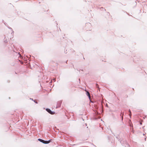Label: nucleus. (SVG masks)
Listing matches in <instances>:
<instances>
[{"label": "nucleus", "mask_w": 147, "mask_h": 147, "mask_svg": "<svg viewBox=\"0 0 147 147\" xmlns=\"http://www.w3.org/2000/svg\"><path fill=\"white\" fill-rule=\"evenodd\" d=\"M38 140L40 141V142H42L43 143L45 144H47L49 143L50 142V140L48 141H45L41 139H38Z\"/></svg>", "instance_id": "f257e3e1"}, {"label": "nucleus", "mask_w": 147, "mask_h": 147, "mask_svg": "<svg viewBox=\"0 0 147 147\" xmlns=\"http://www.w3.org/2000/svg\"><path fill=\"white\" fill-rule=\"evenodd\" d=\"M46 110L48 112L51 114H54V113L52 112L51 110L49 109H47Z\"/></svg>", "instance_id": "f03ea898"}, {"label": "nucleus", "mask_w": 147, "mask_h": 147, "mask_svg": "<svg viewBox=\"0 0 147 147\" xmlns=\"http://www.w3.org/2000/svg\"><path fill=\"white\" fill-rule=\"evenodd\" d=\"M87 95L89 96V98H90V94L89 92L88 91L87 92Z\"/></svg>", "instance_id": "7ed1b4c3"}, {"label": "nucleus", "mask_w": 147, "mask_h": 147, "mask_svg": "<svg viewBox=\"0 0 147 147\" xmlns=\"http://www.w3.org/2000/svg\"><path fill=\"white\" fill-rule=\"evenodd\" d=\"M96 87L98 88V90L99 91H100V88H99L98 85L97 84H96Z\"/></svg>", "instance_id": "20e7f679"}, {"label": "nucleus", "mask_w": 147, "mask_h": 147, "mask_svg": "<svg viewBox=\"0 0 147 147\" xmlns=\"http://www.w3.org/2000/svg\"><path fill=\"white\" fill-rule=\"evenodd\" d=\"M34 101L35 103H37V100H35Z\"/></svg>", "instance_id": "39448f33"}, {"label": "nucleus", "mask_w": 147, "mask_h": 147, "mask_svg": "<svg viewBox=\"0 0 147 147\" xmlns=\"http://www.w3.org/2000/svg\"><path fill=\"white\" fill-rule=\"evenodd\" d=\"M9 28L10 29L12 30V28L11 27H9Z\"/></svg>", "instance_id": "423d86ee"}, {"label": "nucleus", "mask_w": 147, "mask_h": 147, "mask_svg": "<svg viewBox=\"0 0 147 147\" xmlns=\"http://www.w3.org/2000/svg\"><path fill=\"white\" fill-rule=\"evenodd\" d=\"M30 99L32 100H33V99L32 98H30Z\"/></svg>", "instance_id": "0eeeda50"}, {"label": "nucleus", "mask_w": 147, "mask_h": 147, "mask_svg": "<svg viewBox=\"0 0 147 147\" xmlns=\"http://www.w3.org/2000/svg\"><path fill=\"white\" fill-rule=\"evenodd\" d=\"M129 111L130 113H131V111L130 110H129Z\"/></svg>", "instance_id": "6e6552de"}, {"label": "nucleus", "mask_w": 147, "mask_h": 147, "mask_svg": "<svg viewBox=\"0 0 147 147\" xmlns=\"http://www.w3.org/2000/svg\"><path fill=\"white\" fill-rule=\"evenodd\" d=\"M131 115V113H130V114H129V115H130V116Z\"/></svg>", "instance_id": "1a4fd4ad"}, {"label": "nucleus", "mask_w": 147, "mask_h": 147, "mask_svg": "<svg viewBox=\"0 0 147 147\" xmlns=\"http://www.w3.org/2000/svg\"><path fill=\"white\" fill-rule=\"evenodd\" d=\"M18 55H20V54L19 53H18Z\"/></svg>", "instance_id": "9d476101"}, {"label": "nucleus", "mask_w": 147, "mask_h": 147, "mask_svg": "<svg viewBox=\"0 0 147 147\" xmlns=\"http://www.w3.org/2000/svg\"><path fill=\"white\" fill-rule=\"evenodd\" d=\"M53 80L54 81H55V79H54Z\"/></svg>", "instance_id": "9b49d317"}, {"label": "nucleus", "mask_w": 147, "mask_h": 147, "mask_svg": "<svg viewBox=\"0 0 147 147\" xmlns=\"http://www.w3.org/2000/svg\"><path fill=\"white\" fill-rule=\"evenodd\" d=\"M132 129H133V130H132V131H133V133H134V131H133V128H132Z\"/></svg>", "instance_id": "f8f14e48"}, {"label": "nucleus", "mask_w": 147, "mask_h": 147, "mask_svg": "<svg viewBox=\"0 0 147 147\" xmlns=\"http://www.w3.org/2000/svg\"><path fill=\"white\" fill-rule=\"evenodd\" d=\"M140 125H141L142 124V123H140Z\"/></svg>", "instance_id": "ddd939ff"}, {"label": "nucleus", "mask_w": 147, "mask_h": 147, "mask_svg": "<svg viewBox=\"0 0 147 147\" xmlns=\"http://www.w3.org/2000/svg\"><path fill=\"white\" fill-rule=\"evenodd\" d=\"M12 32L13 33L14 32V31L12 30Z\"/></svg>", "instance_id": "4468645a"}]
</instances>
